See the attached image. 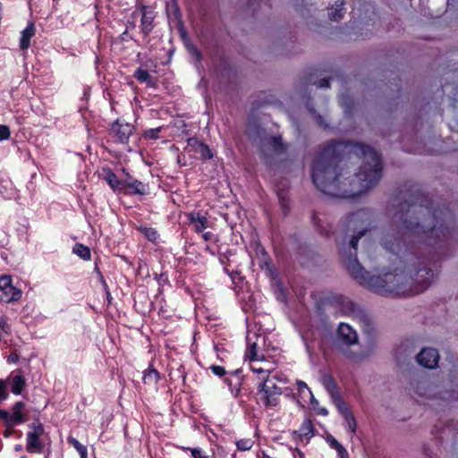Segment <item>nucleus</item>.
I'll list each match as a JSON object with an SVG mask.
<instances>
[{"instance_id":"393cba45","label":"nucleus","mask_w":458,"mask_h":458,"mask_svg":"<svg viewBox=\"0 0 458 458\" xmlns=\"http://www.w3.org/2000/svg\"><path fill=\"white\" fill-rule=\"evenodd\" d=\"M67 442L79 453L81 458H88V449L85 445L81 444L75 437L69 436Z\"/></svg>"},{"instance_id":"9b49d317","label":"nucleus","mask_w":458,"mask_h":458,"mask_svg":"<svg viewBox=\"0 0 458 458\" xmlns=\"http://www.w3.org/2000/svg\"><path fill=\"white\" fill-rule=\"evenodd\" d=\"M417 362L427 369H434L439 361L438 351L435 348H423L416 356Z\"/></svg>"},{"instance_id":"603ef678","label":"nucleus","mask_w":458,"mask_h":458,"mask_svg":"<svg viewBox=\"0 0 458 458\" xmlns=\"http://www.w3.org/2000/svg\"><path fill=\"white\" fill-rule=\"evenodd\" d=\"M252 370L256 373H259V374H264L263 377H266L267 374L268 375H271L270 371L267 370V369H263L262 368H255V367H252Z\"/></svg>"},{"instance_id":"774afa93","label":"nucleus","mask_w":458,"mask_h":458,"mask_svg":"<svg viewBox=\"0 0 458 458\" xmlns=\"http://www.w3.org/2000/svg\"><path fill=\"white\" fill-rule=\"evenodd\" d=\"M268 0H261L259 3H258V5H260V4L264 3L265 4H267Z\"/></svg>"},{"instance_id":"2f4dec72","label":"nucleus","mask_w":458,"mask_h":458,"mask_svg":"<svg viewBox=\"0 0 458 458\" xmlns=\"http://www.w3.org/2000/svg\"><path fill=\"white\" fill-rule=\"evenodd\" d=\"M160 131H161V127L151 128V129H148V130L144 131L142 136L145 140H156L159 139Z\"/></svg>"},{"instance_id":"4be33fe9","label":"nucleus","mask_w":458,"mask_h":458,"mask_svg":"<svg viewBox=\"0 0 458 458\" xmlns=\"http://www.w3.org/2000/svg\"><path fill=\"white\" fill-rule=\"evenodd\" d=\"M296 386L298 395L300 396L301 399L303 400V402L306 403L313 396L311 390L308 387L305 382L299 380L296 382Z\"/></svg>"},{"instance_id":"6e6d98bb","label":"nucleus","mask_w":458,"mask_h":458,"mask_svg":"<svg viewBox=\"0 0 458 458\" xmlns=\"http://www.w3.org/2000/svg\"><path fill=\"white\" fill-rule=\"evenodd\" d=\"M224 272L228 275L230 276V278L232 279L233 282H234V278H233V273L234 271H230L225 266L224 267Z\"/></svg>"},{"instance_id":"c756f323","label":"nucleus","mask_w":458,"mask_h":458,"mask_svg":"<svg viewBox=\"0 0 458 458\" xmlns=\"http://www.w3.org/2000/svg\"><path fill=\"white\" fill-rule=\"evenodd\" d=\"M140 230L148 241L152 242H156V240L158 236V233L155 228L141 227Z\"/></svg>"},{"instance_id":"6e6552de","label":"nucleus","mask_w":458,"mask_h":458,"mask_svg":"<svg viewBox=\"0 0 458 458\" xmlns=\"http://www.w3.org/2000/svg\"><path fill=\"white\" fill-rule=\"evenodd\" d=\"M25 403L16 402L12 407V414L7 411L0 409V419L4 420L5 426L20 425L27 420V415L24 413Z\"/></svg>"},{"instance_id":"9d476101","label":"nucleus","mask_w":458,"mask_h":458,"mask_svg":"<svg viewBox=\"0 0 458 458\" xmlns=\"http://www.w3.org/2000/svg\"><path fill=\"white\" fill-rule=\"evenodd\" d=\"M185 150L188 152H193L199 155V158L202 161H207L214 157V152L208 144L198 140L195 137L189 138L187 140V146Z\"/></svg>"},{"instance_id":"0e129e2a","label":"nucleus","mask_w":458,"mask_h":458,"mask_svg":"<svg viewBox=\"0 0 458 458\" xmlns=\"http://www.w3.org/2000/svg\"><path fill=\"white\" fill-rule=\"evenodd\" d=\"M242 371L240 369H236L235 371L232 372V375L238 376Z\"/></svg>"},{"instance_id":"052dcab7","label":"nucleus","mask_w":458,"mask_h":458,"mask_svg":"<svg viewBox=\"0 0 458 458\" xmlns=\"http://www.w3.org/2000/svg\"><path fill=\"white\" fill-rule=\"evenodd\" d=\"M21 450H22V445H16L14 446V451H16V452H20V451H21Z\"/></svg>"},{"instance_id":"680f3d73","label":"nucleus","mask_w":458,"mask_h":458,"mask_svg":"<svg viewBox=\"0 0 458 458\" xmlns=\"http://www.w3.org/2000/svg\"><path fill=\"white\" fill-rule=\"evenodd\" d=\"M258 458H260V456L258 454ZM261 458H272L270 457L266 452H262V457Z\"/></svg>"},{"instance_id":"13d9d810","label":"nucleus","mask_w":458,"mask_h":458,"mask_svg":"<svg viewBox=\"0 0 458 458\" xmlns=\"http://www.w3.org/2000/svg\"><path fill=\"white\" fill-rule=\"evenodd\" d=\"M205 251H207V252L210 253L211 255H215L214 250H213L210 248V246H208H208H206V248H205Z\"/></svg>"},{"instance_id":"20e7f679","label":"nucleus","mask_w":458,"mask_h":458,"mask_svg":"<svg viewBox=\"0 0 458 458\" xmlns=\"http://www.w3.org/2000/svg\"><path fill=\"white\" fill-rule=\"evenodd\" d=\"M318 433L313 420L310 417H306L298 429L291 430L290 437L296 445H307L312 437Z\"/></svg>"},{"instance_id":"338daca9","label":"nucleus","mask_w":458,"mask_h":458,"mask_svg":"<svg viewBox=\"0 0 458 458\" xmlns=\"http://www.w3.org/2000/svg\"><path fill=\"white\" fill-rule=\"evenodd\" d=\"M424 453L428 457H431L430 454L428 453V448L424 447Z\"/></svg>"},{"instance_id":"2eb2a0df","label":"nucleus","mask_w":458,"mask_h":458,"mask_svg":"<svg viewBox=\"0 0 458 458\" xmlns=\"http://www.w3.org/2000/svg\"><path fill=\"white\" fill-rule=\"evenodd\" d=\"M337 336L346 345H352L358 342V335L348 324L340 323L337 328Z\"/></svg>"},{"instance_id":"1a4fd4ad","label":"nucleus","mask_w":458,"mask_h":458,"mask_svg":"<svg viewBox=\"0 0 458 458\" xmlns=\"http://www.w3.org/2000/svg\"><path fill=\"white\" fill-rule=\"evenodd\" d=\"M0 291L3 293L1 301L5 302L17 301L22 296L21 290L13 284L12 276L7 275L0 276Z\"/></svg>"},{"instance_id":"09e8293b","label":"nucleus","mask_w":458,"mask_h":458,"mask_svg":"<svg viewBox=\"0 0 458 458\" xmlns=\"http://www.w3.org/2000/svg\"><path fill=\"white\" fill-rule=\"evenodd\" d=\"M336 453L339 458H349V454L343 445L336 450Z\"/></svg>"},{"instance_id":"473e14b6","label":"nucleus","mask_w":458,"mask_h":458,"mask_svg":"<svg viewBox=\"0 0 458 458\" xmlns=\"http://www.w3.org/2000/svg\"><path fill=\"white\" fill-rule=\"evenodd\" d=\"M183 451H190L192 458H209V456L199 447H181Z\"/></svg>"},{"instance_id":"4d7b16f0","label":"nucleus","mask_w":458,"mask_h":458,"mask_svg":"<svg viewBox=\"0 0 458 458\" xmlns=\"http://www.w3.org/2000/svg\"><path fill=\"white\" fill-rule=\"evenodd\" d=\"M347 307L352 310L353 311L354 309H355V304L352 302V301H348L347 302Z\"/></svg>"},{"instance_id":"b1692460","label":"nucleus","mask_w":458,"mask_h":458,"mask_svg":"<svg viewBox=\"0 0 458 458\" xmlns=\"http://www.w3.org/2000/svg\"><path fill=\"white\" fill-rule=\"evenodd\" d=\"M255 252L258 258L260 259V261L264 263V265H266L267 267H269L271 265V259L267 251L266 250L265 247L260 242L256 243Z\"/></svg>"},{"instance_id":"423d86ee","label":"nucleus","mask_w":458,"mask_h":458,"mask_svg":"<svg viewBox=\"0 0 458 458\" xmlns=\"http://www.w3.org/2000/svg\"><path fill=\"white\" fill-rule=\"evenodd\" d=\"M29 428H33V431L27 433L26 450L30 454H41L45 447L44 443L40 440V437L45 432V428L42 423H31Z\"/></svg>"},{"instance_id":"cd10ccee","label":"nucleus","mask_w":458,"mask_h":458,"mask_svg":"<svg viewBox=\"0 0 458 458\" xmlns=\"http://www.w3.org/2000/svg\"><path fill=\"white\" fill-rule=\"evenodd\" d=\"M307 106V109L308 111L310 112V114L312 115V117L314 118V121L316 122V123L320 126V127H327V124L325 123V121H324V118L323 116L318 114L317 112V110L315 109V107L313 106V105L311 104H307L306 105Z\"/></svg>"},{"instance_id":"412c9836","label":"nucleus","mask_w":458,"mask_h":458,"mask_svg":"<svg viewBox=\"0 0 458 458\" xmlns=\"http://www.w3.org/2000/svg\"><path fill=\"white\" fill-rule=\"evenodd\" d=\"M26 386V380L22 375H15L12 379L11 391L13 394H21Z\"/></svg>"},{"instance_id":"e2e57ef3","label":"nucleus","mask_w":458,"mask_h":458,"mask_svg":"<svg viewBox=\"0 0 458 458\" xmlns=\"http://www.w3.org/2000/svg\"><path fill=\"white\" fill-rule=\"evenodd\" d=\"M237 277H240V273L238 271H234V273H233L234 281L236 280Z\"/></svg>"},{"instance_id":"79ce46f5","label":"nucleus","mask_w":458,"mask_h":458,"mask_svg":"<svg viewBox=\"0 0 458 458\" xmlns=\"http://www.w3.org/2000/svg\"><path fill=\"white\" fill-rule=\"evenodd\" d=\"M318 88H329L330 87V78H322L318 81L313 82Z\"/></svg>"},{"instance_id":"ea45409f","label":"nucleus","mask_w":458,"mask_h":458,"mask_svg":"<svg viewBox=\"0 0 458 458\" xmlns=\"http://www.w3.org/2000/svg\"><path fill=\"white\" fill-rule=\"evenodd\" d=\"M225 382L229 386L232 394H234V396H238L241 392L240 382H237L236 385L233 387L232 382L229 378H225Z\"/></svg>"},{"instance_id":"a18cd8bd","label":"nucleus","mask_w":458,"mask_h":458,"mask_svg":"<svg viewBox=\"0 0 458 458\" xmlns=\"http://www.w3.org/2000/svg\"><path fill=\"white\" fill-rule=\"evenodd\" d=\"M256 344H253L250 346L249 348V358L251 360H258L259 358H258V355H257V352H256Z\"/></svg>"},{"instance_id":"c03bdc74","label":"nucleus","mask_w":458,"mask_h":458,"mask_svg":"<svg viewBox=\"0 0 458 458\" xmlns=\"http://www.w3.org/2000/svg\"><path fill=\"white\" fill-rule=\"evenodd\" d=\"M327 443H328L329 446L332 449H335V451L342 446V445L332 436H330L327 438Z\"/></svg>"},{"instance_id":"39448f33","label":"nucleus","mask_w":458,"mask_h":458,"mask_svg":"<svg viewBox=\"0 0 458 458\" xmlns=\"http://www.w3.org/2000/svg\"><path fill=\"white\" fill-rule=\"evenodd\" d=\"M134 130L135 128L132 124L121 119H116L110 126L109 134L115 143L128 144Z\"/></svg>"},{"instance_id":"c9c22d12","label":"nucleus","mask_w":458,"mask_h":458,"mask_svg":"<svg viewBox=\"0 0 458 458\" xmlns=\"http://www.w3.org/2000/svg\"><path fill=\"white\" fill-rule=\"evenodd\" d=\"M347 423V426L352 433H355L357 429V422L354 415L352 413L348 414L345 418H344Z\"/></svg>"},{"instance_id":"7ed1b4c3","label":"nucleus","mask_w":458,"mask_h":458,"mask_svg":"<svg viewBox=\"0 0 458 458\" xmlns=\"http://www.w3.org/2000/svg\"><path fill=\"white\" fill-rule=\"evenodd\" d=\"M261 381L257 386L258 403L266 409H273L280 403L282 388L277 386V377L275 375H267L260 377Z\"/></svg>"},{"instance_id":"dca6fc26","label":"nucleus","mask_w":458,"mask_h":458,"mask_svg":"<svg viewBox=\"0 0 458 458\" xmlns=\"http://www.w3.org/2000/svg\"><path fill=\"white\" fill-rule=\"evenodd\" d=\"M36 28L32 21H30L26 28L21 32L20 48L27 50L30 47V40L35 36Z\"/></svg>"},{"instance_id":"0eeeda50","label":"nucleus","mask_w":458,"mask_h":458,"mask_svg":"<svg viewBox=\"0 0 458 458\" xmlns=\"http://www.w3.org/2000/svg\"><path fill=\"white\" fill-rule=\"evenodd\" d=\"M140 13V32L143 35V38H147L149 37L152 32L155 23L154 20L156 18V13L151 6L145 5L143 4H139L136 5V11Z\"/></svg>"},{"instance_id":"5701e85b","label":"nucleus","mask_w":458,"mask_h":458,"mask_svg":"<svg viewBox=\"0 0 458 458\" xmlns=\"http://www.w3.org/2000/svg\"><path fill=\"white\" fill-rule=\"evenodd\" d=\"M333 403H335L337 411L339 413L345 418L348 414L352 413V411L347 406L345 401L344 400L343 396L340 394L337 397H335L332 399Z\"/></svg>"},{"instance_id":"e433bc0d","label":"nucleus","mask_w":458,"mask_h":458,"mask_svg":"<svg viewBox=\"0 0 458 458\" xmlns=\"http://www.w3.org/2000/svg\"><path fill=\"white\" fill-rule=\"evenodd\" d=\"M279 204L283 210L284 216H286L290 211L289 199L282 195H279Z\"/></svg>"},{"instance_id":"a19ab883","label":"nucleus","mask_w":458,"mask_h":458,"mask_svg":"<svg viewBox=\"0 0 458 458\" xmlns=\"http://www.w3.org/2000/svg\"><path fill=\"white\" fill-rule=\"evenodd\" d=\"M445 430L454 431L455 434H458V425L454 423L453 420L448 421L441 430V434H443Z\"/></svg>"},{"instance_id":"f3484780","label":"nucleus","mask_w":458,"mask_h":458,"mask_svg":"<svg viewBox=\"0 0 458 458\" xmlns=\"http://www.w3.org/2000/svg\"><path fill=\"white\" fill-rule=\"evenodd\" d=\"M160 377V373L154 368L153 362H150L148 369L143 371V383L145 385L152 386L157 389Z\"/></svg>"},{"instance_id":"8fccbe9b","label":"nucleus","mask_w":458,"mask_h":458,"mask_svg":"<svg viewBox=\"0 0 458 458\" xmlns=\"http://www.w3.org/2000/svg\"><path fill=\"white\" fill-rule=\"evenodd\" d=\"M94 271H95V273L98 274V277H101V283L103 284V285L106 288H107V284H106V282L105 280V277H104L103 274L101 273V271H100V269H99V267H98V266L97 264H95Z\"/></svg>"},{"instance_id":"a211bd4d","label":"nucleus","mask_w":458,"mask_h":458,"mask_svg":"<svg viewBox=\"0 0 458 458\" xmlns=\"http://www.w3.org/2000/svg\"><path fill=\"white\" fill-rule=\"evenodd\" d=\"M322 383L331 399H334L335 397H337L341 394L338 385L334 377L331 375H325L322 378Z\"/></svg>"},{"instance_id":"5fc2aeb1","label":"nucleus","mask_w":458,"mask_h":458,"mask_svg":"<svg viewBox=\"0 0 458 458\" xmlns=\"http://www.w3.org/2000/svg\"><path fill=\"white\" fill-rule=\"evenodd\" d=\"M5 429L4 431V437H10L13 432V426H5Z\"/></svg>"},{"instance_id":"864d4df0","label":"nucleus","mask_w":458,"mask_h":458,"mask_svg":"<svg viewBox=\"0 0 458 458\" xmlns=\"http://www.w3.org/2000/svg\"><path fill=\"white\" fill-rule=\"evenodd\" d=\"M19 360V356L16 353H11L7 357V362L8 363H16Z\"/></svg>"},{"instance_id":"58836bf2","label":"nucleus","mask_w":458,"mask_h":458,"mask_svg":"<svg viewBox=\"0 0 458 458\" xmlns=\"http://www.w3.org/2000/svg\"><path fill=\"white\" fill-rule=\"evenodd\" d=\"M11 137V131L7 125H0V140H8Z\"/></svg>"},{"instance_id":"4c0bfd02","label":"nucleus","mask_w":458,"mask_h":458,"mask_svg":"<svg viewBox=\"0 0 458 458\" xmlns=\"http://www.w3.org/2000/svg\"><path fill=\"white\" fill-rule=\"evenodd\" d=\"M209 369L214 375L219 377H222L226 374L225 368L219 365H211Z\"/></svg>"},{"instance_id":"37998d69","label":"nucleus","mask_w":458,"mask_h":458,"mask_svg":"<svg viewBox=\"0 0 458 458\" xmlns=\"http://www.w3.org/2000/svg\"><path fill=\"white\" fill-rule=\"evenodd\" d=\"M290 451L293 453V458H305L304 453L296 445L295 447H289Z\"/></svg>"},{"instance_id":"bb28decb","label":"nucleus","mask_w":458,"mask_h":458,"mask_svg":"<svg viewBox=\"0 0 458 458\" xmlns=\"http://www.w3.org/2000/svg\"><path fill=\"white\" fill-rule=\"evenodd\" d=\"M440 398L447 403L458 401V386L455 388L440 393Z\"/></svg>"},{"instance_id":"bf43d9fd","label":"nucleus","mask_w":458,"mask_h":458,"mask_svg":"<svg viewBox=\"0 0 458 458\" xmlns=\"http://www.w3.org/2000/svg\"><path fill=\"white\" fill-rule=\"evenodd\" d=\"M255 2H256V0H249L248 6H249L250 8H252L253 10H255V9H254Z\"/></svg>"},{"instance_id":"4468645a","label":"nucleus","mask_w":458,"mask_h":458,"mask_svg":"<svg viewBox=\"0 0 458 458\" xmlns=\"http://www.w3.org/2000/svg\"><path fill=\"white\" fill-rule=\"evenodd\" d=\"M186 216L189 223L193 225L194 232L197 233H203L209 226L208 217L199 211L193 210L187 213Z\"/></svg>"},{"instance_id":"7c9ffc66","label":"nucleus","mask_w":458,"mask_h":458,"mask_svg":"<svg viewBox=\"0 0 458 458\" xmlns=\"http://www.w3.org/2000/svg\"><path fill=\"white\" fill-rule=\"evenodd\" d=\"M344 4V2L342 1L340 5H337L336 8H335L329 13L330 20L338 21L344 17V8L342 7Z\"/></svg>"},{"instance_id":"3c124183","label":"nucleus","mask_w":458,"mask_h":458,"mask_svg":"<svg viewBox=\"0 0 458 458\" xmlns=\"http://www.w3.org/2000/svg\"><path fill=\"white\" fill-rule=\"evenodd\" d=\"M178 377L182 378L183 384L185 383L186 381V372L184 370V367L182 365H181L178 369Z\"/></svg>"},{"instance_id":"aec40b11","label":"nucleus","mask_w":458,"mask_h":458,"mask_svg":"<svg viewBox=\"0 0 458 458\" xmlns=\"http://www.w3.org/2000/svg\"><path fill=\"white\" fill-rule=\"evenodd\" d=\"M72 253L85 261L91 260L90 249L81 242H76L72 247Z\"/></svg>"},{"instance_id":"f03ea898","label":"nucleus","mask_w":458,"mask_h":458,"mask_svg":"<svg viewBox=\"0 0 458 458\" xmlns=\"http://www.w3.org/2000/svg\"><path fill=\"white\" fill-rule=\"evenodd\" d=\"M311 180L322 193L352 199L374 188L382 177L381 155L371 146L332 140L311 164Z\"/></svg>"},{"instance_id":"f8f14e48","label":"nucleus","mask_w":458,"mask_h":458,"mask_svg":"<svg viewBox=\"0 0 458 458\" xmlns=\"http://www.w3.org/2000/svg\"><path fill=\"white\" fill-rule=\"evenodd\" d=\"M101 177L114 192H122L123 190L124 180L117 177L114 172L109 166H104L101 170Z\"/></svg>"},{"instance_id":"f257e3e1","label":"nucleus","mask_w":458,"mask_h":458,"mask_svg":"<svg viewBox=\"0 0 458 458\" xmlns=\"http://www.w3.org/2000/svg\"><path fill=\"white\" fill-rule=\"evenodd\" d=\"M403 199L380 237L381 245L402 264L394 272L371 276L358 260L359 241L369 230V210L359 209L345 218L346 229L357 233L340 249L344 266L358 284L384 296L416 295L426 291L434 280L437 263L452 254L457 242L454 215L448 206L435 207L416 185L407 190Z\"/></svg>"},{"instance_id":"6ab92c4d","label":"nucleus","mask_w":458,"mask_h":458,"mask_svg":"<svg viewBox=\"0 0 458 458\" xmlns=\"http://www.w3.org/2000/svg\"><path fill=\"white\" fill-rule=\"evenodd\" d=\"M133 77L140 83H146L148 87L156 88V82L153 81L149 72L142 68H137Z\"/></svg>"},{"instance_id":"72a5a7b5","label":"nucleus","mask_w":458,"mask_h":458,"mask_svg":"<svg viewBox=\"0 0 458 458\" xmlns=\"http://www.w3.org/2000/svg\"><path fill=\"white\" fill-rule=\"evenodd\" d=\"M253 444L250 438H242L236 442V446L239 451H249L252 448Z\"/></svg>"},{"instance_id":"c85d7f7f","label":"nucleus","mask_w":458,"mask_h":458,"mask_svg":"<svg viewBox=\"0 0 458 458\" xmlns=\"http://www.w3.org/2000/svg\"><path fill=\"white\" fill-rule=\"evenodd\" d=\"M310 403L313 411L321 416H327L328 414V411L325 407H321L319 405V402L314 397V395L310 399Z\"/></svg>"},{"instance_id":"ddd939ff","label":"nucleus","mask_w":458,"mask_h":458,"mask_svg":"<svg viewBox=\"0 0 458 458\" xmlns=\"http://www.w3.org/2000/svg\"><path fill=\"white\" fill-rule=\"evenodd\" d=\"M122 192L125 195H146L148 193V185L130 177L129 180H124Z\"/></svg>"},{"instance_id":"a878e982","label":"nucleus","mask_w":458,"mask_h":458,"mask_svg":"<svg viewBox=\"0 0 458 458\" xmlns=\"http://www.w3.org/2000/svg\"><path fill=\"white\" fill-rule=\"evenodd\" d=\"M269 145L273 150L278 154H282L286 151V145L284 144L280 136H271Z\"/></svg>"},{"instance_id":"49530a36","label":"nucleus","mask_w":458,"mask_h":458,"mask_svg":"<svg viewBox=\"0 0 458 458\" xmlns=\"http://www.w3.org/2000/svg\"><path fill=\"white\" fill-rule=\"evenodd\" d=\"M190 52L198 62H200L202 60V54L196 47L192 46L190 49Z\"/></svg>"},{"instance_id":"69168bd1","label":"nucleus","mask_w":458,"mask_h":458,"mask_svg":"<svg viewBox=\"0 0 458 458\" xmlns=\"http://www.w3.org/2000/svg\"><path fill=\"white\" fill-rule=\"evenodd\" d=\"M219 261H220V263H221L222 265H225V264H226V263H225V259H224V258H222V257H221V258H219Z\"/></svg>"},{"instance_id":"f704fd0d","label":"nucleus","mask_w":458,"mask_h":458,"mask_svg":"<svg viewBox=\"0 0 458 458\" xmlns=\"http://www.w3.org/2000/svg\"><path fill=\"white\" fill-rule=\"evenodd\" d=\"M9 397L7 381L0 379V402L7 400Z\"/></svg>"},{"instance_id":"de8ad7c7","label":"nucleus","mask_w":458,"mask_h":458,"mask_svg":"<svg viewBox=\"0 0 458 458\" xmlns=\"http://www.w3.org/2000/svg\"><path fill=\"white\" fill-rule=\"evenodd\" d=\"M202 238L206 242L212 241V240H215V242H217V237L211 232L202 233Z\"/></svg>"}]
</instances>
